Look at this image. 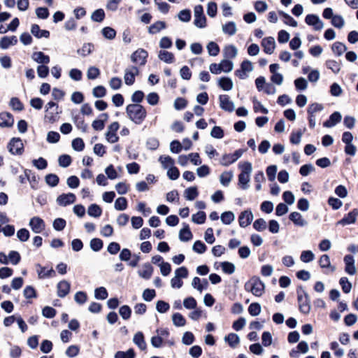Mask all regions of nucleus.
Here are the masks:
<instances>
[{
    "label": "nucleus",
    "mask_w": 358,
    "mask_h": 358,
    "mask_svg": "<svg viewBox=\"0 0 358 358\" xmlns=\"http://www.w3.org/2000/svg\"><path fill=\"white\" fill-rule=\"evenodd\" d=\"M31 32L38 38H41L42 37L47 38L50 36V32L47 30H41L38 24H33L31 26Z\"/></svg>",
    "instance_id": "nucleus-28"
},
{
    "label": "nucleus",
    "mask_w": 358,
    "mask_h": 358,
    "mask_svg": "<svg viewBox=\"0 0 358 358\" xmlns=\"http://www.w3.org/2000/svg\"><path fill=\"white\" fill-rule=\"evenodd\" d=\"M119 127L120 125L117 122H114L108 126L106 138L109 143H114L118 141L119 137L117 136L116 131L118 130Z\"/></svg>",
    "instance_id": "nucleus-11"
},
{
    "label": "nucleus",
    "mask_w": 358,
    "mask_h": 358,
    "mask_svg": "<svg viewBox=\"0 0 358 358\" xmlns=\"http://www.w3.org/2000/svg\"><path fill=\"white\" fill-rule=\"evenodd\" d=\"M72 148L76 151H83L85 148V143L82 138H76L73 140L72 141Z\"/></svg>",
    "instance_id": "nucleus-63"
},
{
    "label": "nucleus",
    "mask_w": 358,
    "mask_h": 358,
    "mask_svg": "<svg viewBox=\"0 0 358 358\" xmlns=\"http://www.w3.org/2000/svg\"><path fill=\"white\" fill-rule=\"evenodd\" d=\"M152 266L149 263H146L143 264L142 268L138 271V274L144 279L148 280L152 276Z\"/></svg>",
    "instance_id": "nucleus-30"
},
{
    "label": "nucleus",
    "mask_w": 358,
    "mask_h": 358,
    "mask_svg": "<svg viewBox=\"0 0 358 358\" xmlns=\"http://www.w3.org/2000/svg\"><path fill=\"white\" fill-rule=\"evenodd\" d=\"M179 238L181 241L187 242L192 238V234L188 225H186L180 231Z\"/></svg>",
    "instance_id": "nucleus-35"
},
{
    "label": "nucleus",
    "mask_w": 358,
    "mask_h": 358,
    "mask_svg": "<svg viewBox=\"0 0 358 358\" xmlns=\"http://www.w3.org/2000/svg\"><path fill=\"white\" fill-rule=\"evenodd\" d=\"M324 109V106L321 103H314L310 104L308 108V115H314L317 113L320 112Z\"/></svg>",
    "instance_id": "nucleus-58"
},
{
    "label": "nucleus",
    "mask_w": 358,
    "mask_h": 358,
    "mask_svg": "<svg viewBox=\"0 0 358 358\" xmlns=\"http://www.w3.org/2000/svg\"><path fill=\"white\" fill-rule=\"evenodd\" d=\"M298 302L301 313H308L310 310V299L308 294L303 288L297 289Z\"/></svg>",
    "instance_id": "nucleus-5"
},
{
    "label": "nucleus",
    "mask_w": 358,
    "mask_h": 358,
    "mask_svg": "<svg viewBox=\"0 0 358 358\" xmlns=\"http://www.w3.org/2000/svg\"><path fill=\"white\" fill-rule=\"evenodd\" d=\"M135 353L133 349H129L126 352L117 351L114 358H134Z\"/></svg>",
    "instance_id": "nucleus-54"
},
{
    "label": "nucleus",
    "mask_w": 358,
    "mask_h": 358,
    "mask_svg": "<svg viewBox=\"0 0 358 358\" xmlns=\"http://www.w3.org/2000/svg\"><path fill=\"white\" fill-rule=\"evenodd\" d=\"M326 66L331 69L333 73L337 74L341 70V63L334 59H329L326 61Z\"/></svg>",
    "instance_id": "nucleus-36"
},
{
    "label": "nucleus",
    "mask_w": 358,
    "mask_h": 358,
    "mask_svg": "<svg viewBox=\"0 0 358 358\" xmlns=\"http://www.w3.org/2000/svg\"><path fill=\"white\" fill-rule=\"evenodd\" d=\"M243 151L241 149L236 150L233 154H225L222 156L220 164L227 166L237 161L243 155Z\"/></svg>",
    "instance_id": "nucleus-9"
},
{
    "label": "nucleus",
    "mask_w": 358,
    "mask_h": 358,
    "mask_svg": "<svg viewBox=\"0 0 358 358\" xmlns=\"http://www.w3.org/2000/svg\"><path fill=\"white\" fill-rule=\"evenodd\" d=\"M31 58L38 64H47L50 62V57L43 52H35L32 54Z\"/></svg>",
    "instance_id": "nucleus-26"
},
{
    "label": "nucleus",
    "mask_w": 358,
    "mask_h": 358,
    "mask_svg": "<svg viewBox=\"0 0 358 358\" xmlns=\"http://www.w3.org/2000/svg\"><path fill=\"white\" fill-rule=\"evenodd\" d=\"M194 24L198 28L206 27V17L203 13V8L201 5H197L194 8Z\"/></svg>",
    "instance_id": "nucleus-6"
},
{
    "label": "nucleus",
    "mask_w": 358,
    "mask_h": 358,
    "mask_svg": "<svg viewBox=\"0 0 358 358\" xmlns=\"http://www.w3.org/2000/svg\"><path fill=\"white\" fill-rule=\"evenodd\" d=\"M184 195L187 200L192 201L195 199L199 195L197 187H191L187 188L184 192Z\"/></svg>",
    "instance_id": "nucleus-37"
},
{
    "label": "nucleus",
    "mask_w": 358,
    "mask_h": 358,
    "mask_svg": "<svg viewBox=\"0 0 358 358\" xmlns=\"http://www.w3.org/2000/svg\"><path fill=\"white\" fill-rule=\"evenodd\" d=\"M14 123V119L11 114L2 113L0 114V126L3 127H11Z\"/></svg>",
    "instance_id": "nucleus-24"
},
{
    "label": "nucleus",
    "mask_w": 358,
    "mask_h": 358,
    "mask_svg": "<svg viewBox=\"0 0 358 358\" xmlns=\"http://www.w3.org/2000/svg\"><path fill=\"white\" fill-rule=\"evenodd\" d=\"M29 226L36 234L42 232L45 227L44 221L39 217H32L29 221Z\"/></svg>",
    "instance_id": "nucleus-14"
},
{
    "label": "nucleus",
    "mask_w": 358,
    "mask_h": 358,
    "mask_svg": "<svg viewBox=\"0 0 358 358\" xmlns=\"http://www.w3.org/2000/svg\"><path fill=\"white\" fill-rule=\"evenodd\" d=\"M232 178H233L232 172L224 171L220 176V183L222 185L227 187L229 185L231 180H232Z\"/></svg>",
    "instance_id": "nucleus-43"
},
{
    "label": "nucleus",
    "mask_w": 358,
    "mask_h": 358,
    "mask_svg": "<svg viewBox=\"0 0 358 358\" xmlns=\"http://www.w3.org/2000/svg\"><path fill=\"white\" fill-rule=\"evenodd\" d=\"M342 116L341 113L339 112H334L330 115L329 120L324 122L323 125L325 127H332L340 122Z\"/></svg>",
    "instance_id": "nucleus-25"
},
{
    "label": "nucleus",
    "mask_w": 358,
    "mask_h": 358,
    "mask_svg": "<svg viewBox=\"0 0 358 358\" xmlns=\"http://www.w3.org/2000/svg\"><path fill=\"white\" fill-rule=\"evenodd\" d=\"M45 182L50 187H55L59 183V177L56 174L50 173L45 176Z\"/></svg>",
    "instance_id": "nucleus-48"
},
{
    "label": "nucleus",
    "mask_w": 358,
    "mask_h": 358,
    "mask_svg": "<svg viewBox=\"0 0 358 358\" xmlns=\"http://www.w3.org/2000/svg\"><path fill=\"white\" fill-rule=\"evenodd\" d=\"M17 43V38L15 36H3L0 40V48L3 50L8 49L11 45H15Z\"/></svg>",
    "instance_id": "nucleus-21"
},
{
    "label": "nucleus",
    "mask_w": 358,
    "mask_h": 358,
    "mask_svg": "<svg viewBox=\"0 0 358 358\" xmlns=\"http://www.w3.org/2000/svg\"><path fill=\"white\" fill-rule=\"evenodd\" d=\"M87 213L93 217H99L102 213L101 208L96 204H91L87 210Z\"/></svg>",
    "instance_id": "nucleus-41"
},
{
    "label": "nucleus",
    "mask_w": 358,
    "mask_h": 358,
    "mask_svg": "<svg viewBox=\"0 0 358 358\" xmlns=\"http://www.w3.org/2000/svg\"><path fill=\"white\" fill-rule=\"evenodd\" d=\"M221 221L224 224H231L235 219V215L231 211H227L221 215Z\"/></svg>",
    "instance_id": "nucleus-46"
},
{
    "label": "nucleus",
    "mask_w": 358,
    "mask_h": 358,
    "mask_svg": "<svg viewBox=\"0 0 358 358\" xmlns=\"http://www.w3.org/2000/svg\"><path fill=\"white\" fill-rule=\"evenodd\" d=\"M289 219L296 225L299 227H305L308 224V222L303 217L301 213L298 212H292L289 215Z\"/></svg>",
    "instance_id": "nucleus-19"
},
{
    "label": "nucleus",
    "mask_w": 358,
    "mask_h": 358,
    "mask_svg": "<svg viewBox=\"0 0 358 358\" xmlns=\"http://www.w3.org/2000/svg\"><path fill=\"white\" fill-rule=\"evenodd\" d=\"M220 64L222 67V71L225 73L231 71L234 68V63L230 59H224Z\"/></svg>",
    "instance_id": "nucleus-53"
},
{
    "label": "nucleus",
    "mask_w": 358,
    "mask_h": 358,
    "mask_svg": "<svg viewBox=\"0 0 358 358\" xmlns=\"http://www.w3.org/2000/svg\"><path fill=\"white\" fill-rule=\"evenodd\" d=\"M193 250L199 254H203L206 252L207 247L201 241H196L192 247Z\"/></svg>",
    "instance_id": "nucleus-60"
},
{
    "label": "nucleus",
    "mask_w": 358,
    "mask_h": 358,
    "mask_svg": "<svg viewBox=\"0 0 358 358\" xmlns=\"http://www.w3.org/2000/svg\"><path fill=\"white\" fill-rule=\"evenodd\" d=\"M115 208L117 210H124L127 207V201L124 197H119L115 200Z\"/></svg>",
    "instance_id": "nucleus-51"
},
{
    "label": "nucleus",
    "mask_w": 358,
    "mask_h": 358,
    "mask_svg": "<svg viewBox=\"0 0 358 358\" xmlns=\"http://www.w3.org/2000/svg\"><path fill=\"white\" fill-rule=\"evenodd\" d=\"M166 28V22L164 21H157L152 24L148 28V32L150 34H155L159 32L162 29Z\"/></svg>",
    "instance_id": "nucleus-33"
},
{
    "label": "nucleus",
    "mask_w": 358,
    "mask_h": 358,
    "mask_svg": "<svg viewBox=\"0 0 358 358\" xmlns=\"http://www.w3.org/2000/svg\"><path fill=\"white\" fill-rule=\"evenodd\" d=\"M104 18L105 12L101 8L94 10L91 15V20L96 22H101L104 20Z\"/></svg>",
    "instance_id": "nucleus-44"
},
{
    "label": "nucleus",
    "mask_w": 358,
    "mask_h": 358,
    "mask_svg": "<svg viewBox=\"0 0 358 358\" xmlns=\"http://www.w3.org/2000/svg\"><path fill=\"white\" fill-rule=\"evenodd\" d=\"M160 60L167 64H171L174 62V55L173 53L166 50H160L158 54Z\"/></svg>",
    "instance_id": "nucleus-32"
},
{
    "label": "nucleus",
    "mask_w": 358,
    "mask_h": 358,
    "mask_svg": "<svg viewBox=\"0 0 358 358\" xmlns=\"http://www.w3.org/2000/svg\"><path fill=\"white\" fill-rule=\"evenodd\" d=\"M305 22L307 24L314 27L315 30H321L324 27V23L321 21L320 17L314 14L307 15L305 18Z\"/></svg>",
    "instance_id": "nucleus-13"
},
{
    "label": "nucleus",
    "mask_w": 358,
    "mask_h": 358,
    "mask_svg": "<svg viewBox=\"0 0 358 358\" xmlns=\"http://www.w3.org/2000/svg\"><path fill=\"white\" fill-rule=\"evenodd\" d=\"M90 248L92 250L98 252L103 248V241L100 238H92L90 241Z\"/></svg>",
    "instance_id": "nucleus-61"
},
{
    "label": "nucleus",
    "mask_w": 358,
    "mask_h": 358,
    "mask_svg": "<svg viewBox=\"0 0 358 358\" xmlns=\"http://www.w3.org/2000/svg\"><path fill=\"white\" fill-rule=\"evenodd\" d=\"M220 107L227 112L231 113L235 110V106L229 96L227 94L220 95L219 96Z\"/></svg>",
    "instance_id": "nucleus-12"
},
{
    "label": "nucleus",
    "mask_w": 358,
    "mask_h": 358,
    "mask_svg": "<svg viewBox=\"0 0 358 358\" xmlns=\"http://www.w3.org/2000/svg\"><path fill=\"white\" fill-rule=\"evenodd\" d=\"M206 215L203 211H199L197 213L194 214L192 217V220L196 224H201L206 221Z\"/></svg>",
    "instance_id": "nucleus-47"
},
{
    "label": "nucleus",
    "mask_w": 358,
    "mask_h": 358,
    "mask_svg": "<svg viewBox=\"0 0 358 358\" xmlns=\"http://www.w3.org/2000/svg\"><path fill=\"white\" fill-rule=\"evenodd\" d=\"M76 195L73 193L62 194L57 198V203L59 206H66L76 201Z\"/></svg>",
    "instance_id": "nucleus-15"
},
{
    "label": "nucleus",
    "mask_w": 358,
    "mask_h": 358,
    "mask_svg": "<svg viewBox=\"0 0 358 358\" xmlns=\"http://www.w3.org/2000/svg\"><path fill=\"white\" fill-rule=\"evenodd\" d=\"M344 262L345 264V271L350 275H355L357 272L355 266V260L352 255H348L344 257Z\"/></svg>",
    "instance_id": "nucleus-20"
},
{
    "label": "nucleus",
    "mask_w": 358,
    "mask_h": 358,
    "mask_svg": "<svg viewBox=\"0 0 358 358\" xmlns=\"http://www.w3.org/2000/svg\"><path fill=\"white\" fill-rule=\"evenodd\" d=\"M8 148L13 155H22L24 145L20 138H13L8 145Z\"/></svg>",
    "instance_id": "nucleus-8"
},
{
    "label": "nucleus",
    "mask_w": 358,
    "mask_h": 358,
    "mask_svg": "<svg viewBox=\"0 0 358 358\" xmlns=\"http://www.w3.org/2000/svg\"><path fill=\"white\" fill-rule=\"evenodd\" d=\"M315 259V255L310 250H304L301 252L300 259L303 262L308 263Z\"/></svg>",
    "instance_id": "nucleus-49"
},
{
    "label": "nucleus",
    "mask_w": 358,
    "mask_h": 358,
    "mask_svg": "<svg viewBox=\"0 0 358 358\" xmlns=\"http://www.w3.org/2000/svg\"><path fill=\"white\" fill-rule=\"evenodd\" d=\"M101 33L106 38L109 39V40H113L116 36L115 30L109 27H104L102 29Z\"/></svg>",
    "instance_id": "nucleus-50"
},
{
    "label": "nucleus",
    "mask_w": 358,
    "mask_h": 358,
    "mask_svg": "<svg viewBox=\"0 0 358 358\" xmlns=\"http://www.w3.org/2000/svg\"><path fill=\"white\" fill-rule=\"evenodd\" d=\"M36 267L38 276L40 279L48 278L51 276L52 273H55V271L52 268L47 269L39 264H37Z\"/></svg>",
    "instance_id": "nucleus-27"
},
{
    "label": "nucleus",
    "mask_w": 358,
    "mask_h": 358,
    "mask_svg": "<svg viewBox=\"0 0 358 358\" xmlns=\"http://www.w3.org/2000/svg\"><path fill=\"white\" fill-rule=\"evenodd\" d=\"M222 31L227 35L234 36L236 31V24L234 22H229L222 27Z\"/></svg>",
    "instance_id": "nucleus-31"
},
{
    "label": "nucleus",
    "mask_w": 358,
    "mask_h": 358,
    "mask_svg": "<svg viewBox=\"0 0 358 358\" xmlns=\"http://www.w3.org/2000/svg\"><path fill=\"white\" fill-rule=\"evenodd\" d=\"M238 54V50L234 45H228L223 49V56L224 59H234Z\"/></svg>",
    "instance_id": "nucleus-22"
},
{
    "label": "nucleus",
    "mask_w": 358,
    "mask_h": 358,
    "mask_svg": "<svg viewBox=\"0 0 358 358\" xmlns=\"http://www.w3.org/2000/svg\"><path fill=\"white\" fill-rule=\"evenodd\" d=\"M339 284L345 293L348 294L351 291L352 284L346 277H342L339 280Z\"/></svg>",
    "instance_id": "nucleus-52"
},
{
    "label": "nucleus",
    "mask_w": 358,
    "mask_h": 358,
    "mask_svg": "<svg viewBox=\"0 0 358 358\" xmlns=\"http://www.w3.org/2000/svg\"><path fill=\"white\" fill-rule=\"evenodd\" d=\"M224 341L227 342L231 348H234L238 345L240 338L236 334L231 333L224 337Z\"/></svg>",
    "instance_id": "nucleus-34"
},
{
    "label": "nucleus",
    "mask_w": 358,
    "mask_h": 358,
    "mask_svg": "<svg viewBox=\"0 0 358 358\" xmlns=\"http://www.w3.org/2000/svg\"><path fill=\"white\" fill-rule=\"evenodd\" d=\"M331 24L335 27L341 29L345 24V21L341 15H335L331 19Z\"/></svg>",
    "instance_id": "nucleus-59"
},
{
    "label": "nucleus",
    "mask_w": 358,
    "mask_h": 358,
    "mask_svg": "<svg viewBox=\"0 0 358 358\" xmlns=\"http://www.w3.org/2000/svg\"><path fill=\"white\" fill-rule=\"evenodd\" d=\"M245 289L251 292L254 295L260 296L264 292V284L257 277L252 278L245 285Z\"/></svg>",
    "instance_id": "nucleus-4"
},
{
    "label": "nucleus",
    "mask_w": 358,
    "mask_h": 358,
    "mask_svg": "<svg viewBox=\"0 0 358 358\" xmlns=\"http://www.w3.org/2000/svg\"><path fill=\"white\" fill-rule=\"evenodd\" d=\"M207 50H208V54L210 55V56H213V57H215L217 56L219 52H220V48H219V45L213 42V41H210L208 43L207 45Z\"/></svg>",
    "instance_id": "nucleus-45"
},
{
    "label": "nucleus",
    "mask_w": 358,
    "mask_h": 358,
    "mask_svg": "<svg viewBox=\"0 0 358 358\" xmlns=\"http://www.w3.org/2000/svg\"><path fill=\"white\" fill-rule=\"evenodd\" d=\"M59 106L53 101H49L45 106L44 121L54 123L59 119Z\"/></svg>",
    "instance_id": "nucleus-2"
},
{
    "label": "nucleus",
    "mask_w": 358,
    "mask_h": 358,
    "mask_svg": "<svg viewBox=\"0 0 358 358\" xmlns=\"http://www.w3.org/2000/svg\"><path fill=\"white\" fill-rule=\"evenodd\" d=\"M253 220V214L250 210H245L241 213L238 217L239 224L241 227L250 225Z\"/></svg>",
    "instance_id": "nucleus-17"
},
{
    "label": "nucleus",
    "mask_w": 358,
    "mask_h": 358,
    "mask_svg": "<svg viewBox=\"0 0 358 358\" xmlns=\"http://www.w3.org/2000/svg\"><path fill=\"white\" fill-rule=\"evenodd\" d=\"M331 50L337 56H341L347 50V47L343 43L336 42L332 45Z\"/></svg>",
    "instance_id": "nucleus-38"
},
{
    "label": "nucleus",
    "mask_w": 358,
    "mask_h": 358,
    "mask_svg": "<svg viewBox=\"0 0 358 358\" xmlns=\"http://www.w3.org/2000/svg\"><path fill=\"white\" fill-rule=\"evenodd\" d=\"M94 49V45L92 43H85L82 46L81 48L78 49L77 50V52L78 55H81L82 57H86L92 53V50Z\"/></svg>",
    "instance_id": "nucleus-40"
},
{
    "label": "nucleus",
    "mask_w": 358,
    "mask_h": 358,
    "mask_svg": "<svg viewBox=\"0 0 358 358\" xmlns=\"http://www.w3.org/2000/svg\"><path fill=\"white\" fill-rule=\"evenodd\" d=\"M139 73V69L136 66H129L124 70V80L126 85H131L135 82V77Z\"/></svg>",
    "instance_id": "nucleus-7"
},
{
    "label": "nucleus",
    "mask_w": 358,
    "mask_h": 358,
    "mask_svg": "<svg viewBox=\"0 0 358 358\" xmlns=\"http://www.w3.org/2000/svg\"><path fill=\"white\" fill-rule=\"evenodd\" d=\"M128 117L136 124H141L147 115L145 108L138 103L129 104L126 108Z\"/></svg>",
    "instance_id": "nucleus-1"
},
{
    "label": "nucleus",
    "mask_w": 358,
    "mask_h": 358,
    "mask_svg": "<svg viewBox=\"0 0 358 358\" xmlns=\"http://www.w3.org/2000/svg\"><path fill=\"white\" fill-rule=\"evenodd\" d=\"M148 56V53L146 50L139 48L131 55V60L136 64L143 66L146 63Z\"/></svg>",
    "instance_id": "nucleus-10"
},
{
    "label": "nucleus",
    "mask_w": 358,
    "mask_h": 358,
    "mask_svg": "<svg viewBox=\"0 0 358 358\" xmlns=\"http://www.w3.org/2000/svg\"><path fill=\"white\" fill-rule=\"evenodd\" d=\"M178 16L180 21L188 22L191 20V11L188 9L182 10L179 12Z\"/></svg>",
    "instance_id": "nucleus-62"
},
{
    "label": "nucleus",
    "mask_w": 358,
    "mask_h": 358,
    "mask_svg": "<svg viewBox=\"0 0 358 358\" xmlns=\"http://www.w3.org/2000/svg\"><path fill=\"white\" fill-rule=\"evenodd\" d=\"M241 169V173L238 175V184L241 188L246 189L248 188V183L250 181V175L252 172V164L250 162H244L242 164H239Z\"/></svg>",
    "instance_id": "nucleus-3"
},
{
    "label": "nucleus",
    "mask_w": 358,
    "mask_h": 358,
    "mask_svg": "<svg viewBox=\"0 0 358 358\" xmlns=\"http://www.w3.org/2000/svg\"><path fill=\"white\" fill-rule=\"evenodd\" d=\"M71 157L68 155H62L59 157L58 162L61 167H68L71 164Z\"/></svg>",
    "instance_id": "nucleus-55"
},
{
    "label": "nucleus",
    "mask_w": 358,
    "mask_h": 358,
    "mask_svg": "<svg viewBox=\"0 0 358 358\" xmlns=\"http://www.w3.org/2000/svg\"><path fill=\"white\" fill-rule=\"evenodd\" d=\"M159 161L162 164V167L165 169L173 166L174 164V160L170 156L162 155L159 157Z\"/></svg>",
    "instance_id": "nucleus-42"
},
{
    "label": "nucleus",
    "mask_w": 358,
    "mask_h": 358,
    "mask_svg": "<svg viewBox=\"0 0 358 358\" xmlns=\"http://www.w3.org/2000/svg\"><path fill=\"white\" fill-rule=\"evenodd\" d=\"M221 267L224 273L227 274H232L235 271V266L234 264L229 262H224L221 263Z\"/></svg>",
    "instance_id": "nucleus-56"
},
{
    "label": "nucleus",
    "mask_w": 358,
    "mask_h": 358,
    "mask_svg": "<svg viewBox=\"0 0 358 358\" xmlns=\"http://www.w3.org/2000/svg\"><path fill=\"white\" fill-rule=\"evenodd\" d=\"M94 296L97 299H106L108 297V292L103 287H98L94 291Z\"/></svg>",
    "instance_id": "nucleus-57"
},
{
    "label": "nucleus",
    "mask_w": 358,
    "mask_h": 358,
    "mask_svg": "<svg viewBox=\"0 0 358 358\" xmlns=\"http://www.w3.org/2000/svg\"><path fill=\"white\" fill-rule=\"evenodd\" d=\"M358 216V209L354 208L352 211L348 213L344 216L343 219L338 222V224L343 226L353 224L356 222L357 217Z\"/></svg>",
    "instance_id": "nucleus-16"
},
{
    "label": "nucleus",
    "mask_w": 358,
    "mask_h": 358,
    "mask_svg": "<svg viewBox=\"0 0 358 358\" xmlns=\"http://www.w3.org/2000/svg\"><path fill=\"white\" fill-rule=\"evenodd\" d=\"M100 74V71L95 66H90L87 72V76L90 80L96 79Z\"/></svg>",
    "instance_id": "nucleus-64"
},
{
    "label": "nucleus",
    "mask_w": 358,
    "mask_h": 358,
    "mask_svg": "<svg viewBox=\"0 0 358 358\" xmlns=\"http://www.w3.org/2000/svg\"><path fill=\"white\" fill-rule=\"evenodd\" d=\"M262 45L264 48V51L268 55L273 52L275 48V42L273 37H267L262 40Z\"/></svg>",
    "instance_id": "nucleus-18"
},
{
    "label": "nucleus",
    "mask_w": 358,
    "mask_h": 358,
    "mask_svg": "<svg viewBox=\"0 0 358 358\" xmlns=\"http://www.w3.org/2000/svg\"><path fill=\"white\" fill-rule=\"evenodd\" d=\"M134 343L142 350L146 348V343L144 340L143 335L141 332H138L134 336Z\"/></svg>",
    "instance_id": "nucleus-39"
},
{
    "label": "nucleus",
    "mask_w": 358,
    "mask_h": 358,
    "mask_svg": "<svg viewBox=\"0 0 358 358\" xmlns=\"http://www.w3.org/2000/svg\"><path fill=\"white\" fill-rule=\"evenodd\" d=\"M70 290V283L66 280L60 281L57 284V294L59 297L66 296Z\"/></svg>",
    "instance_id": "nucleus-23"
},
{
    "label": "nucleus",
    "mask_w": 358,
    "mask_h": 358,
    "mask_svg": "<svg viewBox=\"0 0 358 358\" xmlns=\"http://www.w3.org/2000/svg\"><path fill=\"white\" fill-rule=\"evenodd\" d=\"M218 85L220 88L225 91L231 90L234 84L230 78L228 77H222L218 80Z\"/></svg>",
    "instance_id": "nucleus-29"
}]
</instances>
